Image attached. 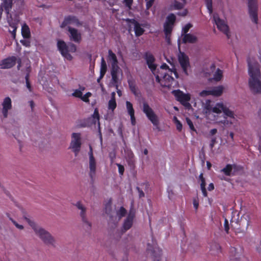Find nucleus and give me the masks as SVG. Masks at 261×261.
<instances>
[{"instance_id": "f257e3e1", "label": "nucleus", "mask_w": 261, "mask_h": 261, "mask_svg": "<svg viewBox=\"0 0 261 261\" xmlns=\"http://www.w3.org/2000/svg\"><path fill=\"white\" fill-rule=\"evenodd\" d=\"M208 105L204 107L203 111L206 118L217 124L230 126L236 123L238 120L234 112L227 108L222 102L216 103L211 107Z\"/></svg>"}, {"instance_id": "f03ea898", "label": "nucleus", "mask_w": 261, "mask_h": 261, "mask_svg": "<svg viewBox=\"0 0 261 261\" xmlns=\"http://www.w3.org/2000/svg\"><path fill=\"white\" fill-rule=\"evenodd\" d=\"M145 59L148 67L155 76L156 81L162 87H171L174 82L172 75L174 74L176 78L178 77L177 73L173 66V59H171L172 61L167 60L168 62L171 65V68H169L166 64H163L158 71L156 70L157 65L154 62V58L151 54H147Z\"/></svg>"}, {"instance_id": "7ed1b4c3", "label": "nucleus", "mask_w": 261, "mask_h": 261, "mask_svg": "<svg viewBox=\"0 0 261 261\" xmlns=\"http://www.w3.org/2000/svg\"><path fill=\"white\" fill-rule=\"evenodd\" d=\"M248 85L253 93H261V74L259 64L253 58L248 60Z\"/></svg>"}, {"instance_id": "20e7f679", "label": "nucleus", "mask_w": 261, "mask_h": 261, "mask_svg": "<svg viewBox=\"0 0 261 261\" xmlns=\"http://www.w3.org/2000/svg\"><path fill=\"white\" fill-rule=\"evenodd\" d=\"M25 220L31 227L35 234L45 244L52 246L55 245V240L49 232L37 224L32 219L28 218H25Z\"/></svg>"}, {"instance_id": "39448f33", "label": "nucleus", "mask_w": 261, "mask_h": 261, "mask_svg": "<svg viewBox=\"0 0 261 261\" xmlns=\"http://www.w3.org/2000/svg\"><path fill=\"white\" fill-rule=\"evenodd\" d=\"M78 23L77 20L74 17L69 16L65 18L64 21L62 23L61 27L64 28L68 27V31L69 32V36L74 42H79L81 39V35L77 30L73 29L71 25H76Z\"/></svg>"}, {"instance_id": "423d86ee", "label": "nucleus", "mask_w": 261, "mask_h": 261, "mask_svg": "<svg viewBox=\"0 0 261 261\" xmlns=\"http://www.w3.org/2000/svg\"><path fill=\"white\" fill-rule=\"evenodd\" d=\"M203 74L208 78L209 82H218L222 79L223 71L219 68L216 69L215 64L213 63L208 68L203 70Z\"/></svg>"}, {"instance_id": "0eeeda50", "label": "nucleus", "mask_w": 261, "mask_h": 261, "mask_svg": "<svg viewBox=\"0 0 261 261\" xmlns=\"http://www.w3.org/2000/svg\"><path fill=\"white\" fill-rule=\"evenodd\" d=\"M58 48L61 55L67 60H71L72 57L70 53H74L76 51V46L72 43L67 45L65 42L58 40L57 42Z\"/></svg>"}, {"instance_id": "6e6552de", "label": "nucleus", "mask_w": 261, "mask_h": 261, "mask_svg": "<svg viewBox=\"0 0 261 261\" xmlns=\"http://www.w3.org/2000/svg\"><path fill=\"white\" fill-rule=\"evenodd\" d=\"M248 14L251 21L258 24V4L257 0H248Z\"/></svg>"}, {"instance_id": "1a4fd4ad", "label": "nucleus", "mask_w": 261, "mask_h": 261, "mask_svg": "<svg viewBox=\"0 0 261 261\" xmlns=\"http://www.w3.org/2000/svg\"><path fill=\"white\" fill-rule=\"evenodd\" d=\"M224 87L222 85H219L201 91L199 95L200 96L205 97L208 96L219 97L223 93Z\"/></svg>"}, {"instance_id": "9d476101", "label": "nucleus", "mask_w": 261, "mask_h": 261, "mask_svg": "<svg viewBox=\"0 0 261 261\" xmlns=\"http://www.w3.org/2000/svg\"><path fill=\"white\" fill-rule=\"evenodd\" d=\"M176 16L174 14H170L166 18V22L164 25V31L166 36V40L168 43H170V35L172 31Z\"/></svg>"}, {"instance_id": "9b49d317", "label": "nucleus", "mask_w": 261, "mask_h": 261, "mask_svg": "<svg viewBox=\"0 0 261 261\" xmlns=\"http://www.w3.org/2000/svg\"><path fill=\"white\" fill-rule=\"evenodd\" d=\"M142 110L152 124L158 126L159 124V120L152 109L146 102H143Z\"/></svg>"}, {"instance_id": "f8f14e48", "label": "nucleus", "mask_w": 261, "mask_h": 261, "mask_svg": "<svg viewBox=\"0 0 261 261\" xmlns=\"http://www.w3.org/2000/svg\"><path fill=\"white\" fill-rule=\"evenodd\" d=\"M12 108V100L9 97H5L2 102L0 107V117L1 119H5L8 117L9 111Z\"/></svg>"}, {"instance_id": "ddd939ff", "label": "nucleus", "mask_w": 261, "mask_h": 261, "mask_svg": "<svg viewBox=\"0 0 261 261\" xmlns=\"http://www.w3.org/2000/svg\"><path fill=\"white\" fill-rule=\"evenodd\" d=\"M213 19L218 30L226 35L227 37H229L230 33L228 27L225 21L221 19L216 13L214 14Z\"/></svg>"}, {"instance_id": "4468645a", "label": "nucleus", "mask_w": 261, "mask_h": 261, "mask_svg": "<svg viewBox=\"0 0 261 261\" xmlns=\"http://www.w3.org/2000/svg\"><path fill=\"white\" fill-rule=\"evenodd\" d=\"M178 60L183 72L186 75H188L191 68L188 56L185 53L179 51L178 55Z\"/></svg>"}, {"instance_id": "2eb2a0df", "label": "nucleus", "mask_w": 261, "mask_h": 261, "mask_svg": "<svg viewBox=\"0 0 261 261\" xmlns=\"http://www.w3.org/2000/svg\"><path fill=\"white\" fill-rule=\"evenodd\" d=\"M172 93L175 96L176 100L179 101L184 106L186 107L191 106L189 103L191 96L189 94L184 93L179 90H173Z\"/></svg>"}, {"instance_id": "dca6fc26", "label": "nucleus", "mask_w": 261, "mask_h": 261, "mask_svg": "<svg viewBox=\"0 0 261 261\" xmlns=\"http://www.w3.org/2000/svg\"><path fill=\"white\" fill-rule=\"evenodd\" d=\"M90 150L88 152L89 161L88 166L89 169V176L91 178H93L95 177L96 171L97 163L95 158L93 155V150L91 146H89Z\"/></svg>"}, {"instance_id": "f3484780", "label": "nucleus", "mask_w": 261, "mask_h": 261, "mask_svg": "<svg viewBox=\"0 0 261 261\" xmlns=\"http://www.w3.org/2000/svg\"><path fill=\"white\" fill-rule=\"evenodd\" d=\"M81 139L80 134L74 133L72 134L70 148L74 152L75 155L79 153L80 150L81 146Z\"/></svg>"}, {"instance_id": "a211bd4d", "label": "nucleus", "mask_w": 261, "mask_h": 261, "mask_svg": "<svg viewBox=\"0 0 261 261\" xmlns=\"http://www.w3.org/2000/svg\"><path fill=\"white\" fill-rule=\"evenodd\" d=\"M112 81L111 84L117 89L118 85L120 83L123 76L122 72L119 67L111 68Z\"/></svg>"}, {"instance_id": "6ab92c4d", "label": "nucleus", "mask_w": 261, "mask_h": 261, "mask_svg": "<svg viewBox=\"0 0 261 261\" xmlns=\"http://www.w3.org/2000/svg\"><path fill=\"white\" fill-rule=\"evenodd\" d=\"M8 22L9 26L11 28L12 30L9 29V32L11 33L12 37L14 39L16 37V31L18 28V23L19 22V17L16 15H12L10 14L7 16Z\"/></svg>"}, {"instance_id": "aec40b11", "label": "nucleus", "mask_w": 261, "mask_h": 261, "mask_svg": "<svg viewBox=\"0 0 261 261\" xmlns=\"http://www.w3.org/2000/svg\"><path fill=\"white\" fill-rule=\"evenodd\" d=\"M74 205L81 211L80 215L82 218V220L83 222L86 225H87L88 227L90 226V223L88 221L87 217H86V207L84 206V205L81 203V201H77Z\"/></svg>"}, {"instance_id": "412c9836", "label": "nucleus", "mask_w": 261, "mask_h": 261, "mask_svg": "<svg viewBox=\"0 0 261 261\" xmlns=\"http://www.w3.org/2000/svg\"><path fill=\"white\" fill-rule=\"evenodd\" d=\"M16 58L15 57H11L3 60L1 64V68H10L13 67L16 63Z\"/></svg>"}, {"instance_id": "4be33fe9", "label": "nucleus", "mask_w": 261, "mask_h": 261, "mask_svg": "<svg viewBox=\"0 0 261 261\" xmlns=\"http://www.w3.org/2000/svg\"><path fill=\"white\" fill-rule=\"evenodd\" d=\"M130 25L134 27V31L137 36H140L144 33V30L143 28L136 20L132 19L130 20Z\"/></svg>"}, {"instance_id": "5701e85b", "label": "nucleus", "mask_w": 261, "mask_h": 261, "mask_svg": "<svg viewBox=\"0 0 261 261\" xmlns=\"http://www.w3.org/2000/svg\"><path fill=\"white\" fill-rule=\"evenodd\" d=\"M134 216V212L131 211L123 223V228L125 231L132 227Z\"/></svg>"}, {"instance_id": "b1692460", "label": "nucleus", "mask_w": 261, "mask_h": 261, "mask_svg": "<svg viewBox=\"0 0 261 261\" xmlns=\"http://www.w3.org/2000/svg\"><path fill=\"white\" fill-rule=\"evenodd\" d=\"M108 62L111 65V68L119 67L118 66V61L115 54L112 50H109Z\"/></svg>"}, {"instance_id": "393cba45", "label": "nucleus", "mask_w": 261, "mask_h": 261, "mask_svg": "<svg viewBox=\"0 0 261 261\" xmlns=\"http://www.w3.org/2000/svg\"><path fill=\"white\" fill-rule=\"evenodd\" d=\"M186 3L182 2V3L178 2L176 1H174L172 4H170L169 10H180L182 9Z\"/></svg>"}, {"instance_id": "a878e982", "label": "nucleus", "mask_w": 261, "mask_h": 261, "mask_svg": "<svg viewBox=\"0 0 261 261\" xmlns=\"http://www.w3.org/2000/svg\"><path fill=\"white\" fill-rule=\"evenodd\" d=\"M12 1V0H2V7L4 8L8 15L9 14V12L11 10Z\"/></svg>"}, {"instance_id": "bb28decb", "label": "nucleus", "mask_w": 261, "mask_h": 261, "mask_svg": "<svg viewBox=\"0 0 261 261\" xmlns=\"http://www.w3.org/2000/svg\"><path fill=\"white\" fill-rule=\"evenodd\" d=\"M241 255L237 251L236 248H232L230 255V261H240Z\"/></svg>"}, {"instance_id": "cd10ccee", "label": "nucleus", "mask_w": 261, "mask_h": 261, "mask_svg": "<svg viewBox=\"0 0 261 261\" xmlns=\"http://www.w3.org/2000/svg\"><path fill=\"white\" fill-rule=\"evenodd\" d=\"M21 34L24 38L28 39L30 37V29L25 24H23L22 25Z\"/></svg>"}, {"instance_id": "c85d7f7f", "label": "nucleus", "mask_w": 261, "mask_h": 261, "mask_svg": "<svg viewBox=\"0 0 261 261\" xmlns=\"http://www.w3.org/2000/svg\"><path fill=\"white\" fill-rule=\"evenodd\" d=\"M197 40V38L195 36L192 34H186L183 38V41L185 43H194Z\"/></svg>"}, {"instance_id": "c756f323", "label": "nucleus", "mask_w": 261, "mask_h": 261, "mask_svg": "<svg viewBox=\"0 0 261 261\" xmlns=\"http://www.w3.org/2000/svg\"><path fill=\"white\" fill-rule=\"evenodd\" d=\"M107 71V64L103 58V57L101 58V66H100V78H102L105 74Z\"/></svg>"}, {"instance_id": "7c9ffc66", "label": "nucleus", "mask_w": 261, "mask_h": 261, "mask_svg": "<svg viewBox=\"0 0 261 261\" xmlns=\"http://www.w3.org/2000/svg\"><path fill=\"white\" fill-rule=\"evenodd\" d=\"M233 166L231 165H227L226 166L221 170V171L223 172L226 175L230 176L232 175V171L233 168Z\"/></svg>"}, {"instance_id": "2f4dec72", "label": "nucleus", "mask_w": 261, "mask_h": 261, "mask_svg": "<svg viewBox=\"0 0 261 261\" xmlns=\"http://www.w3.org/2000/svg\"><path fill=\"white\" fill-rule=\"evenodd\" d=\"M250 224V216L248 214L244 215L241 220V224L246 225V228Z\"/></svg>"}, {"instance_id": "473e14b6", "label": "nucleus", "mask_w": 261, "mask_h": 261, "mask_svg": "<svg viewBox=\"0 0 261 261\" xmlns=\"http://www.w3.org/2000/svg\"><path fill=\"white\" fill-rule=\"evenodd\" d=\"M6 215L9 218V220L12 222V223L15 225V226L17 229L19 230L23 229L24 226L22 225L18 224L16 221H15L10 217V215L8 213H7Z\"/></svg>"}, {"instance_id": "72a5a7b5", "label": "nucleus", "mask_w": 261, "mask_h": 261, "mask_svg": "<svg viewBox=\"0 0 261 261\" xmlns=\"http://www.w3.org/2000/svg\"><path fill=\"white\" fill-rule=\"evenodd\" d=\"M173 121L176 125L177 130H178L179 132L181 131L182 128V125L176 116L173 117Z\"/></svg>"}, {"instance_id": "f704fd0d", "label": "nucleus", "mask_w": 261, "mask_h": 261, "mask_svg": "<svg viewBox=\"0 0 261 261\" xmlns=\"http://www.w3.org/2000/svg\"><path fill=\"white\" fill-rule=\"evenodd\" d=\"M126 108L128 114L129 115L134 114L135 111L134 110L133 105L131 102L128 101L126 102Z\"/></svg>"}, {"instance_id": "c9c22d12", "label": "nucleus", "mask_w": 261, "mask_h": 261, "mask_svg": "<svg viewBox=\"0 0 261 261\" xmlns=\"http://www.w3.org/2000/svg\"><path fill=\"white\" fill-rule=\"evenodd\" d=\"M125 213V210L122 207H120L119 211L117 212V217L116 218V221H118L121 217L124 216Z\"/></svg>"}, {"instance_id": "e433bc0d", "label": "nucleus", "mask_w": 261, "mask_h": 261, "mask_svg": "<svg viewBox=\"0 0 261 261\" xmlns=\"http://www.w3.org/2000/svg\"><path fill=\"white\" fill-rule=\"evenodd\" d=\"M117 104L116 100L113 99H110L108 102V109L111 111L112 112L114 111L116 108Z\"/></svg>"}, {"instance_id": "4c0bfd02", "label": "nucleus", "mask_w": 261, "mask_h": 261, "mask_svg": "<svg viewBox=\"0 0 261 261\" xmlns=\"http://www.w3.org/2000/svg\"><path fill=\"white\" fill-rule=\"evenodd\" d=\"M92 117H93V121H94V123H96V122H97L98 126H99V125H100L99 121V113H98V111L97 109H95L94 110Z\"/></svg>"}, {"instance_id": "58836bf2", "label": "nucleus", "mask_w": 261, "mask_h": 261, "mask_svg": "<svg viewBox=\"0 0 261 261\" xmlns=\"http://www.w3.org/2000/svg\"><path fill=\"white\" fill-rule=\"evenodd\" d=\"M84 90V88L76 89L74 91L73 93L72 94V95L74 97L81 98V97H82L83 91Z\"/></svg>"}, {"instance_id": "ea45409f", "label": "nucleus", "mask_w": 261, "mask_h": 261, "mask_svg": "<svg viewBox=\"0 0 261 261\" xmlns=\"http://www.w3.org/2000/svg\"><path fill=\"white\" fill-rule=\"evenodd\" d=\"M206 8L210 14L213 13L212 0H204Z\"/></svg>"}, {"instance_id": "a19ab883", "label": "nucleus", "mask_w": 261, "mask_h": 261, "mask_svg": "<svg viewBox=\"0 0 261 261\" xmlns=\"http://www.w3.org/2000/svg\"><path fill=\"white\" fill-rule=\"evenodd\" d=\"M91 95V93L90 92H87L85 95H82V97H81V99L85 102H89V97H90Z\"/></svg>"}, {"instance_id": "79ce46f5", "label": "nucleus", "mask_w": 261, "mask_h": 261, "mask_svg": "<svg viewBox=\"0 0 261 261\" xmlns=\"http://www.w3.org/2000/svg\"><path fill=\"white\" fill-rule=\"evenodd\" d=\"M186 121L191 130L192 131H196L192 121L189 118H186Z\"/></svg>"}, {"instance_id": "37998d69", "label": "nucleus", "mask_w": 261, "mask_h": 261, "mask_svg": "<svg viewBox=\"0 0 261 261\" xmlns=\"http://www.w3.org/2000/svg\"><path fill=\"white\" fill-rule=\"evenodd\" d=\"M25 82H26V86H27V88H28V89L29 90V91L30 92H31L32 91V88H31V86L29 83V73H28L26 76H25Z\"/></svg>"}, {"instance_id": "c03bdc74", "label": "nucleus", "mask_w": 261, "mask_h": 261, "mask_svg": "<svg viewBox=\"0 0 261 261\" xmlns=\"http://www.w3.org/2000/svg\"><path fill=\"white\" fill-rule=\"evenodd\" d=\"M192 27V25L190 23L187 24L182 29V33L186 34Z\"/></svg>"}, {"instance_id": "a18cd8bd", "label": "nucleus", "mask_w": 261, "mask_h": 261, "mask_svg": "<svg viewBox=\"0 0 261 261\" xmlns=\"http://www.w3.org/2000/svg\"><path fill=\"white\" fill-rule=\"evenodd\" d=\"M116 165L118 167V171H119V174L121 175H123V174L124 173V167L119 164H117Z\"/></svg>"}, {"instance_id": "49530a36", "label": "nucleus", "mask_w": 261, "mask_h": 261, "mask_svg": "<svg viewBox=\"0 0 261 261\" xmlns=\"http://www.w3.org/2000/svg\"><path fill=\"white\" fill-rule=\"evenodd\" d=\"M193 204L194 207L195 208V210H197V208H198V206H199V201H198V198H194L193 199Z\"/></svg>"}, {"instance_id": "de8ad7c7", "label": "nucleus", "mask_w": 261, "mask_h": 261, "mask_svg": "<svg viewBox=\"0 0 261 261\" xmlns=\"http://www.w3.org/2000/svg\"><path fill=\"white\" fill-rule=\"evenodd\" d=\"M146 3V8L149 9L153 5L154 0H145Z\"/></svg>"}, {"instance_id": "09e8293b", "label": "nucleus", "mask_w": 261, "mask_h": 261, "mask_svg": "<svg viewBox=\"0 0 261 261\" xmlns=\"http://www.w3.org/2000/svg\"><path fill=\"white\" fill-rule=\"evenodd\" d=\"M232 215H233V217L231 219V222H233V221H236V222L238 223H239V219H234V217H235V215H236L237 216L239 217V213H237V212H232Z\"/></svg>"}, {"instance_id": "8fccbe9b", "label": "nucleus", "mask_w": 261, "mask_h": 261, "mask_svg": "<svg viewBox=\"0 0 261 261\" xmlns=\"http://www.w3.org/2000/svg\"><path fill=\"white\" fill-rule=\"evenodd\" d=\"M20 42L25 46L28 47L30 45V42L27 39H24L20 41Z\"/></svg>"}, {"instance_id": "3c124183", "label": "nucleus", "mask_w": 261, "mask_h": 261, "mask_svg": "<svg viewBox=\"0 0 261 261\" xmlns=\"http://www.w3.org/2000/svg\"><path fill=\"white\" fill-rule=\"evenodd\" d=\"M188 14V10L186 9H183L181 11L177 13V15L181 16H185Z\"/></svg>"}, {"instance_id": "603ef678", "label": "nucleus", "mask_w": 261, "mask_h": 261, "mask_svg": "<svg viewBox=\"0 0 261 261\" xmlns=\"http://www.w3.org/2000/svg\"><path fill=\"white\" fill-rule=\"evenodd\" d=\"M129 116L130 117V121H131L132 124L133 125H135L136 124V119H135V114L129 115Z\"/></svg>"}, {"instance_id": "864d4df0", "label": "nucleus", "mask_w": 261, "mask_h": 261, "mask_svg": "<svg viewBox=\"0 0 261 261\" xmlns=\"http://www.w3.org/2000/svg\"><path fill=\"white\" fill-rule=\"evenodd\" d=\"M124 2L125 3L126 6L130 8L133 2V0H124Z\"/></svg>"}, {"instance_id": "5fc2aeb1", "label": "nucleus", "mask_w": 261, "mask_h": 261, "mask_svg": "<svg viewBox=\"0 0 261 261\" xmlns=\"http://www.w3.org/2000/svg\"><path fill=\"white\" fill-rule=\"evenodd\" d=\"M224 227H225V230L226 231V232H228V230H229L228 222L226 219L225 220Z\"/></svg>"}, {"instance_id": "6e6d98bb", "label": "nucleus", "mask_w": 261, "mask_h": 261, "mask_svg": "<svg viewBox=\"0 0 261 261\" xmlns=\"http://www.w3.org/2000/svg\"><path fill=\"white\" fill-rule=\"evenodd\" d=\"M128 84L129 86V88L131 89V90L135 93V86L133 85V84L130 82V81H128Z\"/></svg>"}, {"instance_id": "4d7b16f0", "label": "nucleus", "mask_w": 261, "mask_h": 261, "mask_svg": "<svg viewBox=\"0 0 261 261\" xmlns=\"http://www.w3.org/2000/svg\"><path fill=\"white\" fill-rule=\"evenodd\" d=\"M205 182L204 179L201 180V184H200V187L201 189L205 188Z\"/></svg>"}, {"instance_id": "13d9d810", "label": "nucleus", "mask_w": 261, "mask_h": 261, "mask_svg": "<svg viewBox=\"0 0 261 261\" xmlns=\"http://www.w3.org/2000/svg\"><path fill=\"white\" fill-rule=\"evenodd\" d=\"M217 133V129L216 128H213L210 130V134L211 135H214Z\"/></svg>"}, {"instance_id": "bf43d9fd", "label": "nucleus", "mask_w": 261, "mask_h": 261, "mask_svg": "<svg viewBox=\"0 0 261 261\" xmlns=\"http://www.w3.org/2000/svg\"><path fill=\"white\" fill-rule=\"evenodd\" d=\"M110 5H113L117 0H105Z\"/></svg>"}, {"instance_id": "052dcab7", "label": "nucleus", "mask_w": 261, "mask_h": 261, "mask_svg": "<svg viewBox=\"0 0 261 261\" xmlns=\"http://www.w3.org/2000/svg\"><path fill=\"white\" fill-rule=\"evenodd\" d=\"M201 190L202 191V193L204 197H206L207 196V192H206V189L205 188H203V189H201Z\"/></svg>"}, {"instance_id": "680f3d73", "label": "nucleus", "mask_w": 261, "mask_h": 261, "mask_svg": "<svg viewBox=\"0 0 261 261\" xmlns=\"http://www.w3.org/2000/svg\"><path fill=\"white\" fill-rule=\"evenodd\" d=\"M214 189V186L213 184L211 183V184L208 185V190L209 191H211V190H213Z\"/></svg>"}, {"instance_id": "e2e57ef3", "label": "nucleus", "mask_w": 261, "mask_h": 261, "mask_svg": "<svg viewBox=\"0 0 261 261\" xmlns=\"http://www.w3.org/2000/svg\"><path fill=\"white\" fill-rule=\"evenodd\" d=\"M215 142H216V139H215V138H214V139H213L212 140L211 143V144H210V146H211V148H213V146H214V144H215Z\"/></svg>"}, {"instance_id": "0e129e2a", "label": "nucleus", "mask_w": 261, "mask_h": 261, "mask_svg": "<svg viewBox=\"0 0 261 261\" xmlns=\"http://www.w3.org/2000/svg\"><path fill=\"white\" fill-rule=\"evenodd\" d=\"M117 93L119 97H120L122 95V92L120 90L118 89V87H117Z\"/></svg>"}, {"instance_id": "69168bd1", "label": "nucleus", "mask_w": 261, "mask_h": 261, "mask_svg": "<svg viewBox=\"0 0 261 261\" xmlns=\"http://www.w3.org/2000/svg\"><path fill=\"white\" fill-rule=\"evenodd\" d=\"M111 99H113L114 100H115V92H113L111 93Z\"/></svg>"}, {"instance_id": "338daca9", "label": "nucleus", "mask_w": 261, "mask_h": 261, "mask_svg": "<svg viewBox=\"0 0 261 261\" xmlns=\"http://www.w3.org/2000/svg\"><path fill=\"white\" fill-rule=\"evenodd\" d=\"M258 149L259 150L260 153H261V137L260 138L259 142L258 144Z\"/></svg>"}, {"instance_id": "774afa93", "label": "nucleus", "mask_w": 261, "mask_h": 261, "mask_svg": "<svg viewBox=\"0 0 261 261\" xmlns=\"http://www.w3.org/2000/svg\"><path fill=\"white\" fill-rule=\"evenodd\" d=\"M206 165H207V168L208 169H210L211 167V164L210 162H206Z\"/></svg>"}]
</instances>
